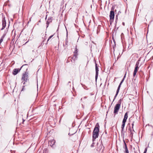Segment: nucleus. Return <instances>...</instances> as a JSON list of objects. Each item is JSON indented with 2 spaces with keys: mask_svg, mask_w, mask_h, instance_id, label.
Masks as SVG:
<instances>
[{
  "mask_svg": "<svg viewBox=\"0 0 153 153\" xmlns=\"http://www.w3.org/2000/svg\"><path fill=\"white\" fill-rule=\"evenodd\" d=\"M114 9L112 8H111V10L110 12V22L111 25L112 22H113V19L114 17V12L113 11Z\"/></svg>",
  "mask_w": 153,
  "mask_h": 153,
  "instance_id": "nucleus-3",
  "label": "nucleus"
},
{
  "mask_svg": "<svg viewBox=\"0 0 153 153\" xmlns=\"http://www.w3.org/2000/svg\"><path fill=\"white\" fill-rule=\"evenodd\" d=\"M77 58V57L76 56H74L72 57V59L74 60V61L75 60H76V59Z\"/></svg>",
  "mask_w": 153,
  "mask_h": 153,
  "instance_id": "nucleus-16",
  "label": "nucleus"
},
{
  "mask_svg": "<svg viewBox=\"0 0 153 153\" xmlns=\"http://www.w3.org/2000/svg\"><path fill=\"white\" fill-rule=\"evenodd\" d=\"M77 49L76 48L75 49V51L74 52V56H76L77 57Z\"/></svg>",
  "mask_w": 153,
  "mask_h": 153,
  "instance_id": "nucleus-14",
  "label": "nucleus"
},
{
  "mask_svg": "<svg viewBox=\"0 0 153 153\" xmlns=\"http://www.w3.org/2000/svg\"><path fill=\"white\" fill-rule=\"evenodd\" d=\"M131 135H132H132H133V134H132V133H131Z\"/></svg>",
  "mask_w": 153,
  "mask_h": 153,
  "instance_id": "nucleus-28",
  "label": "nucleus"
},
{
  "mask_svg": "<svg viewBox=\"0 0 153 153\" xmlns=\"http://www.w3.org/2000/svg\"><path fill=\"white\" fill-rule=\"evenodd\" d=\"M124 22H123V25H124Z\"/></svg>",
  "mask_w": 153,
  "mask_h": 153,
  "instance_id": "nucleus-24",
  "label": "nucleus"
},
{
  "mask_svg": "<svg viewBox=\"0 0 153 153\" xmlns=\"http://www.w3.org/2000/svg\"><path fill=\"white\" fill-rule=\"evenodd\" d=\"M99 128V125L97 123L96 124L93 132L92 137L93 141L95 140V139L98 137Z\"/></svg>",
  "mask_w": 153,
  "mask_h": 153,
  "instance_id": "nucleus-1",
  "label": "nucleus"
},
{
  "mask_svg": "<svg viewBox=\"0 0 153 153\" xmlns=\"http://www.w3.org/2000/svg\"><path fill=\"white\" fill-rule=\"evenodd\" d=\"M28 79V76L27 74L26 73L23 74H22V79L25 81V82H27Z\"/></svg>",
  "mask_w": 153,
  "mask_h": 153,
  "instance_id": "nucleus-6",
  "label": "nucleus"
},
{
  "mask_svg": "<svg viewBox=\"0 0 153 153\" xmlns=\"http://www.w3.org/2000/svg\"><path fill=\"white\" fill-rule=\"evenodd\" d=\"M122 101V99H120L118 101V103L116 104L114 107V113L115 114H118V112L120 108Z\"/></svg>",
  "mask_w": 153,
  "mask_h": 153,
  "instance_id": "nucleus-2",
  "label": "nucleus"
},
{
  "mask_svg": "<svg viewBox=\"0 0 153 153\" xmlns=\"http://www.w3.org/2000/svg\"><path fill=\"white\" fill-rule=\"evenodd\" d=\"M20 70L16 68L14 69L13 72V74L14 75H16L20 71Z\"/></svg>",
  "mask_w": 153,
  "mask_h": 153,
  "instance_id": "nucleus-10",
  "label": "nucleus"
},
{
  "mask_svg": "<svg viewBox=\"0 0 153 153\" xmlns=\"http://www.w3.org/2000/svg\"><path fill=\"white\" fill-rule=\"evenodd\" d=\"M55 143V140H50L48 142L49 145H50L51 147H53Z\"/></svg>",
  "mask_w": 153,
  "mask_h": 153,
  "instance_id": "nucleus-9",
  "label": "nucleus"
},
{
  "mask_svg": "<svg viewBox=\"0 0 153 153\" xmlns=\"http://www.w3.org/2000/svg\"><path fill=\"white\" fill-rule=\"evenodd\" d=\"M95 70H96V75H95V79L96 81L97 79L98 76V67L97 64L96 63H95Z\"/></svg>",
  "mask_w": 153,
  "mask_h": 153,
  "instance_id": "nucleus-7",
  "label": "nucleus"
},
{
  "mask_svg": "<svg viewBox=\"0 0 153 153\" xmlns=\"http://www.w3.org/2000/svg\"><path fill=\"white\" fill-rule=\"evenodd\" d=\"M147 151V148H146L145 149L143 153H146Z\"/></svg>",
  "mask_w": 153,
  "mask_h": 153,
  "instance_id": "nucleus-19",
  "label": "nucleus"
},
{
  "mask_svg": "<svg viewBox=\"0 0 153 153\" xmlns=\"http://www.w3.org/2000/svg\"><path fill=\"white\" fill-rule=\"evenodd\" d=\"M125 123H122V125L121 126V128H122V131H121L122 133H123V131L124 129V127H125Z\"/></svg>",
  "mask_w": 153,
  "mask_h": 153,
  "instance_id": "nucleus-13",
  "label": "nucleus"
},
{
  "mask_svg": "<svg viewBox=\"0 0 153 153\" xmlns=\"http://www.w3.org/2000/svg\"><path fill=\"white\" fill-rule=\"evenodd\" d=\"M53 35H51V36H50L49 38H48V40H47V42L53 36Z\"/></svg>",
  "mask_w": 153,
  "mask_h": 153,
  "instance_id": "nucleus-18",
  "label": "nucleus"
},
{
  "mask_svg": "<svg viewBox=\"0 0 153 153\" xmlns=\"http://www.w3.org/2000/svg\"><path fill=\"white\" fill-rule=\"evenodd\" d=\"M47 16H46V18H45V19H46V18H47Z\"/></svg>",
  "mask_w": 153,
  "mask_h": 153,
  "instance_id": "nucleus-29",
  "label": "nucleus"
},
{
  "mask_svg": "<svg viewBox=\"0 0 153 153\" xmlns=\"http://www.w3.org/2000/svg\"><path fill=\"white\" fill-rule=\"evenodd\" d=\"M25 82H24L23 83V84H25Z\"/></svg>",
  "mask_w": 153,
  "mask_h": 153,
  "instance_id": "nucleus-30",
  "label": "nucleus"
},
{
  "mask_svg": "<svg viewBox=\"0 0 153 153\" xmlns=\"http://www.w3.org/2000/svg\"><path fill=\"white\" fill-rule=\"evenodd\" d=\"M125 153H129V152H125Z\"/></svg>",
  "mask_w": 153,
  "mask_h": 153,
  "instance_id": "nucleus-26",
  "label": "nucleus"
},
{
  "mask_svg": "<svg viewBox=\"0 0 153 153\" xmlns=\"http://www.w3.org/2000/svg\"><path fill=\"white\" fill-rule=\"evenodd\" d=\"M85 98H86V97H84L83 98V99H85Z\"/></svg>",
  "mask_w": 153,
  "mask_h": 153,
  "instance_id": "nucleus-25",
  "label": "nucleus"
},
{
  "mask_svg": "<svg viewBox=\"0 0 153 153\" xmlns=\"http://www.w3.org/2000/svg\"><path fill=\"white\" fill-rule=\"evenodd\" d=\"M126 73L125 74V75L124 76V77L123 78H124V79H125V77L126 76Z\"/></svg>",
  "mask_w": 153,
  "mask_h": 153,
  "instance_id": "nucleus-22",
  "label": "nucleus"
},
{
  "mask_svg": "<svg viewBox=\"0 0 153 153\" xmlns=\"http://www.w3.org/2000/svg\"><path fill=\"white\" fill-rule=\"evenodd\" d=\"M134 122H133L132 123V128H133V127H134Z\"/></svg>",
  "mask_w": 153,
  "mask_h": 153,
  "instance_id": "nucleus-20",
  "label": "nucleus"
},
{
  "mask_svg": "<svg viewBox=\"0 0 153 153\" xmlns=\"http://www.w3.org/2000/svg\"><path fill=\"white\" fill-rule=\"evenodd\" d=\"M124 78H123V79L121 81V82H120L118 87V88H117V91H116V94L114 97V99L113 100V101L115 99V98H116V97L117 96L119 92V90H120V86H121V84H122V83L123 82L124 80Z\"/></svg>",
  "mask_w": 153,
  "mask_h": 153,
  "instance_id": "nucleus-5",
  "label": "nucleus"
},
{
  "mask_svg": "<svg viewBox=\"0 0 153 153\" xmlns=\"http://www.w3.org/2000/svg\"><path fill=\"white\" fill-rule=\"evenodd\" d=\"M52 19V18L51 17L48 18V20H47V23H46V24L47 25V27H48L49 23L51 22Z\"/></svg>",
  "mask_w": 153,
  "mask_h": 153,
  "instance_id": "nucleus-11",
  "label": "nucleus"
},
{
  "mask_svg": "<svg viewBox=\"0 0 153 153\" xmlns=\"http://www.w3.org/2000/svg\"><path fill=\"white\" fill-rule=\"evenodd\" d=\"M2 27L1 29V30H3L5 27L6 25V22L5 19V17L3 18L2 20Z\"/></svg>",
  "mask_w": 153,
  "mask_h": 153,
  "instance_id": "nucleus-8",
  "label": "nucleus"
},
{
  "mask_svg": "<svg viewBox=\"0 0 153 153\" xmlns=\"http://www.w3.org/2000/svg\"><path fill=\"white\" fill-rule=\"evenodd\" d=\"M124 146L123 147V148L125 149V152H128V149L127 147V145H126L125 141H124Z\"/></svg>",
  "mask_w": 153,
  "mask_h": 153,
  "instance_id": "nucleus-12",
  "label": "nucleus"
},
{
  "mask_svg": "<svg viewBox=\"0 0 153 153\" xmlns=\"http://www.w3.org/2000/svg\"><path fill=\"white\" fill-rule=\"evenodd\" d=\"M126 120L127 119L123 118V120L122 123L125 124V123L126 121Z\"/></svg>",
  "mask_w": 153,
  "mask_h": 153,
  "instance_id": "nucleus-17",
  "label": "nucleus"
},
{
  "mask_svg": "<svg viewBox=\"0 0 153 153\" xmlns=\"http://www.w3.org/2000/svg\"><path fill=\"white\" fill-rule=\"evenodd\" d=\"M139 60H138V61L137 62L136 65H135V69L134 70V71L133 73V76H135L136 75L137 72V71L139 69Z\"/></svg>",
  "mask_w": 153,
  "mask_h": 153,
  "instance_id": "nucleus-4",
  "label": "nucleus"
},
{
  "mask_svg": "<svg viewBox=\"0 0 153 153\" xmlns=\"http://www.w3.org/2000/svg\"><path fill=\"white\" fill-rule=\"evenodd\" d=\"M128 117V112H126L125 114L124 117V118L127 119Z\"/></svg>",
  "mask_w": 153,
  "mask_h": 153,
  "instance_id": "nucleus-15",
  "label": "nucleus"
},
{
  "mask_svg": "<svg viewBox=\"0 0 153 153\" xmlns=\"http://www.w3.org/2000/svg\"><path fill=\"white\" fill-rule=\"evenodd\" d=\"M24 87H25V86H23V88H22V91H23V89H24Z\"/></svg>",
  "mask_w": 153,
  "mask_h": 153,
  "instance_id": "nucleus-23",
  "label": "nucleus"
},
{
  "mask_svg": "<svg viewBox=\"0 0 153 153\" xmlns=\"http://www.w3.org/2000/svg\"><path fill=\"white\" fill-rule=\"evenodd\" d=\"M27 65V64H25V65H22V66L21 67V68H22L23 67V66H25V65Z\"/></svg>",
  "mask_w": 153,
  "mask_h": 153,
  "instance_id": "nucleus-21",
  "label": "nucleus"
},
{
  "mask_svg": "<svg viewBox=\"0 0 153 153\" xmlns=\"http://www.w3.org/2000/svg\"><path fill=\"white\" fill-rule=\"evenodd\" d=\"M82 99H83V98H82L81 99V101H82Z\"/></svg>",
  "mask_w": 153,
  "mask_h": 153,
  "instance_id": "nucleus-27",
  "label": "nucleus"
}]
</instances>
